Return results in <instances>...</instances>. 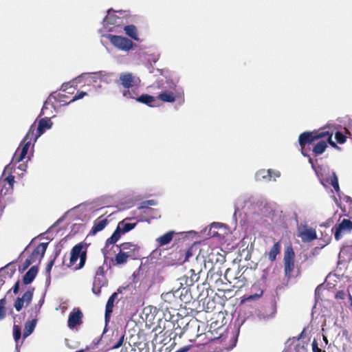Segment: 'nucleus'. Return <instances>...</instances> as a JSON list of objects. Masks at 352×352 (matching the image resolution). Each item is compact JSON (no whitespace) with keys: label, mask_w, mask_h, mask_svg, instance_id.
<instances>
[{"label":"nucleus","mask_w":352,"mask_h":352,"mask_svg":"<svg viewBox=\"0 0 352 352\" xmlns=\"http://www.w3.org/2000/svg\"><path fill=\"white\" fill-rule=\"evenodd\" d=\"M157 98L164 102L173 103L177 100L183 102L184 91L181 86L178 85L177 81L168 80L166 85L163 87L162 91L158 94Z\"/></svg>","instance_id":"nucleus-1"},{"label":"nucleus","mask_w":352,"mask_h":352,"mask_svg":"<svg viewBox=\"0 0 352 352\" xmlns=\"http://www.w3.org/2000/svg\"><path fill=\"white\" fill-rule=\"evenodd\" d=\"M332 133H329V131H320V132H316V131H305L302 133H301L299 135L298 138V142L301 147V153L304 156L309 155L305 153V151L304 149L305 146L307 144H311L314 142V141L327 138L328 143L333 147H337L336 144L332 140Z\"/></svg>","instance_id":"nucleus-2"},{"label":"nucleus","mask_w":352,"mask_h":352,"mask_svg":"<svg viewBox=\"0 0 352 352\" xmlns=\"http://www.w3.org/2000/svg\"><path fill=\"white\" fill-rule=\"evenodd\" d=\"M115 12L112 9H109L107 11V16L103 19V28L107 32H112L115 27H118L123 24V18L127 15L126 11L123 10L116 11L119 15L116 14Z\"/></svg>","instance_id":"nucleus-3"},{"label":"nucleus","mask_w":352,"mask_h":352,"mask_svg":"<svg viewBox=\"0 0 352 352\" xmlns=\"http://www.w3.org/2000/svg\"><path fill=\"white\" fill-rule=\"evenodd\" d=\"M87 249V248L85 243H80L76 245L71 251L69 267L74 265L79 258V265L75 267V270H79L83 267L86 261Z\"/></svg>","instance_id":"nucleus-4"},{"label":"nucleus","mask_w":352,"mask_h":352,"mask_svg":"<svg viewBox=\"0 0 352 352\" xmlns=\"http://www.w3.org/2000/svg\"><path fill=\"white\" fill-rule=\"evenodd\" d=\"M107 38L115 47L124 52H129L135 45L131 40L124 36L109 34Z\"/></svg>","instance_id":"nucleus-5"},{"label":"nucleus","mask_w":352,"mask_h":352,"mask_svg":"<svg viewBox=\"0 0 352 352\" xmlns=\"http://www.w3.org/2000/svg\"><path fill=\"white\" fill-rule=\"evenodd\" d=\"M139 78L135 76L132 73L123 72L120 74L119 82L123 89L133 88L140 82Z\"/></svg>","instance_id":"nucleus-6"},{"label":"nucleus","mask_w":352,"mask_h":352,"mask_svg":"<svg viewBox=\"0 0 352 352\" xmlns=\"http://www.w3.org/2000/svg\"><path fill=\"white\" fill-rule=\"evenodd\" d=\"M294 252L292 248H287L284 255L285 274L287 278L291 276L294 267Z\"/></svg>","instance_id":"nucleus-7"},{"label":"nucleus","mask_w":352,"mask_h":352,"mask_svg":"<svg viewBox=\"0 0 352 352\" xmlns=\"http://www.w3.org/2000/svg\"><path fill=\"white\" fill-rule=\"evenodd\" d=\"M34 291V287H30L22 296L21 298H17L14 302V308L17 311H20L21 309L23 308L24 304L25 303L26 305H28L33 297V293Z\"/></svg>","instance_id":"nucleus-8"},{"label":"nucleus","mask_w":352,"mask_h":352,"mask_svg":"<svg viewBox=\"0 0 352 352\" xmlns=\"http://www.w3.org/2000/svg\"><path fill=\"white\" fill-rule=\"evenodd\" d=\"M92 80L96 82L99 79L101 82L106 84H110L113 82V78L115 76L114 73L106 71H99L96 72H91Z\"/></svg>","instance_id":"nucleus-9"},{"label":"nucleus","mask_w":352,"mask_h":352,"mask_svg":"<svg viewBox=\"0 0 352 352\" xmlns=\"http://www.w3.org/2000/svg\"><path fill=\"white\" fill-rule=\"evenodd\" d=\"M52 122L50 118H41L38 122V126L34 138V142L37 141L38 138L41 136L47 129H50L52 126Z\"/></svg>","instance_id":"nucleus-10"},{"label":"nucleus","mask_w":352,"mask_h":352,"mask_svg":"<svg viewBox=\"0 0 352 352\" xmlns=\"http://www.w3.org/2000/svg\"><path fill=\"white\" fill-rule=\"evenodd\" d=\"M30 145L31 144L29 141L23 142V140L20 145L21 148L19 147L16 151L12 158V162L16 163L21 162L27 155Z\"/></svg>","instance_id":"nucleus-11"},{"label":"nucleus","mask_w":352,"mask_h":352,"mask_svg":"<svg viewBox=\"0 0 352 352\" xmlns=\"http://www.w3.org/2000/svg\"><path fill=\"white\" fill-rule=\"evenodd\" d=\"M352 230V221L349 219H343L336 228L335 239L339 240L341 238L342 233L344 232H350Z\"/></svg>","instance_id":"nucleus-12"},{"label":"nucleus","mask_w":352,"mask_h":352,"mask_svg":"<svg viewBox=\"0 0 352 352\" xmlns=\"http://www.w3.org/2000/svg\"><path fill=\"white\" fill-rule=\"evenodd\" d=\"M82 314L79 309H74L69 315L68 327L72 329L81 322Z\"/></svg>","instance_id":"nucleus-13"},{"label":"nucleus","mask_w":352,"mask_h":352,"mask_svg":"<svg viewBox=\"0 0 352 352\" xmlns=\"http://www.w3.org/2000/svg\"><path fill=\"white\" fill-rule=\"evenodd\" d=\"M48 243H40L32 252L30 256L34 262H40L42 258L44 256L45 251L47 250Z\"/></svg>","instance_id":"nucleus-14"},{"label":"nucleus","mask_w":352,"mask_h":352,"mask_svg":"<svg viewBox=\"0 0 352 352\" xmlns=\"http://www.w3.org/2000/svg\"><path fill=\"white\" fill-rule=\"evenodd\" d=\"M320 183L323 186L327 187L328 185L332 186L336 192H340V187L338 177L335 172L331 173V175L328 178H320Z\"/></svg>","instance_id":"nucleus-15"},{"label":"nucleus","mask_w":352,"mask_h":352,"mask_svg":"<svg viewBox=\"0 0 352 352\" xmlns=\"http://www.w3.org/2000/svg\"><path fill=\"white\" fill-rule=\"evenodd\" d=\"M276 313V309L274 305H272L269 311L265 310V311H259L257 313V318L260 320H267L274 317Z\"/></svg>","instance_id":"nucleus-16"},{"label":"nucleus","mask_w":352,"mask_h":352,"mask_svg":"<svg viewBox=\"0 0 352 352\" xmlns=\"http://www.w3.org/2000/svg\"><path fill=\"white\" fill-rule=\"evenodd\" d=\"M38 273V267L32 266L23 276V283L24 285L30 284L35 278Z\"/></svg>","instance_id":"nucleus-17"},{"label":"nucleus","mask_w":352,"mask_h":352,"mask_svg":"<svg viewBox=\"0 0 352 352\" xmlns=\"http://www.w3.org/2000/svg\"><path fill=\"white\" fill-rule=\"evenodd\" d=\"M120 249L126 255L131 254V258L135 256V252L138 250V247L131 243H124L120 245Z\"/></svg>","instance_id":"nucleus-18"},{"label":"nucleus","mask_w":352,"mask_h":352,"mask_svg":"<svg viewBox=\"0 0 352 352\" xmlns=\"http://www.w3.org/2000/svg\"><path fill=\"white\" fill-rule=\"evenodd\" d=\"M122 234H123L122 232L117 227L111 236L107 239L105 248L102 250L104 258L107 257L106 249L109 245H113L116 243L120 239Z\"/></svg>","instance_id":"nucleus-19"},{"label":"nucleus","mask_w":352,"mask_h":352,"mask_svg":"<svg viewBox=\"0 0 352 352\" xmlns=\"http://www.w3.org/2000/svg\"><path fill=\"white\" fill-rule=\"evenodd\" d=\"M175 232L174 231H169L164 235L159 236L156 239V243L159 246H164L168 244L173 239Z\"/></svg>","instance_id":"nucleus-20"},{"label":"nucleus","mask_w":352,"mask_h":352,"mask_svg":"<svg viewBox=\"0 0 352 352\" xmlns=\"http://www.w3.org/2000/svg\"><path fill=\"white\" fill-rule=\"evenodd\" d=\"M107 225V219L102 218V217L98 218L94 221V226L91 230V233L93 234H96L97 232L102 230L106 227Z\"/></svg>","instance_id":"nucleus-21"},{"label":"nucleus","mask_w":352,"mask_h":352,"mask_svg":"<svg viewBox=\"0 0 352 352\" xmlns=\"http://www.w3.org/2000/svg\"><path fill=\"white\" fill-rule=\"evenodd\" d=\"M73 82H76V86L81 82L87 83L88 85L94 83L92 80L91 73H82L74 78Z\"/></svg>","instance_id":"nucleus-22"},{"label":"nucleus","mask_w":352,"mask_h":352,"mask_svg":"<svg viewBox=\"0 0 352 352\" xmlns=\"http://www.w3.org/2000/svg\"><path fill=\"white\" fill-rule=\"evenodd\" d=\"M129 219H124L118 224V228L122 233H126L133 230L137 225V223H129Z\"/></svg>","instance_id":"nucleus-23"},{"label":"nucleus","mask_w":352,"mask_h":352,"mask_svg":"<svg viewBox=\"0 0 352 352\" xmlns=\"http://www.w3.org/2000/svg\"><path fill=\"white\" fill-rule=\"evenodd\" d=\"M118 296L117 293H113L111 294V296L109 297V298L107 300V305H106V309H105V321L107 322L109 318L110 314L112 313V309L113 307L114 301Z\"/></svg>","instance_id":"nucleus-24"},{"label":"nucleus","mask_w":352,"mask_h":352,"mask_svg":"<svg viewBox=\"0 0 352 352\" xmlns=\"http://www.w3.org/2000/svg\"><path fill=\"white\" fill-rule=\"evenodd\" d=\"M255 179L256 181H271V175H270V169H261L258 170L255 174Z\"/></svg>","instance_id":"nucleus-25"},{"label":"nucleus","mask_w":352,"mask_h":352,"mask_svg":"<svg viewBox=\"0 0 352 352\" xmlns=\"http://www.w3.org/2000/svg\"><path fill=\"white\" fill-rule=\"evenodd\" d=\"M36 325V320L33 319L32 320L28 321L25 324V327L23 330V338H26L30 334L32 333Z\"/></svg>","instance_id":"nucleus-26"},{"label":"nucleus","mask_w":352,"mask_h":352,"mask_svg":"<svg viewBox=\"0 0 352 352\" xmlns=\"http://www.w3.org/2000/svg\"><path fill=\"white\" fill-rule=\"evenodd\" d=\"M300 236L303 241H311L316 239V233L312 229H307L300 233Z\"/></svg>","instance_id":"nucleus-27"},{"label":"nucleus","mask_w":352,"mask_h":352,"mask_svg":"<svg viewBox=\"0 0 352 352\" xmlns=\"http://www.w3.org/2000/svg\"><path fill=\"white\" fill-rule=\"evenodd\" d=\"M124 30L127 36L131 37L135 41H139L138 36L137 28L133 25H126L124 28Z\"/></svg>","instance_id":"nucleus-28"},{"label":"nucleus","mask_w":352,"mask_h":352,"mask_svg":"<svg viewBox=\"0 0 352 352\" xmlns=\"http://www.w3.org/2000/svg\"><path fill=\"white\" fill-rule=\"evenodd\" d=\"M136 101L147 104L150 107H153V105L151 104V102L155 101V97L148 94H142L136 98Z\"/></svg>","instance_id":"nucleus-29"},{"label":"nucleus","mask_w":352,"mask_h":352,"mask_svg":"<svg viewBox=\"0 0 352 352\" xmlns=\"http://www.w3.org/2000/svg\"><path fill=\"white\" fill-rule=\"evenodd\" d=\"M327 147V144L324 140L319 141L314 147L313 152L316 155H321L324 152Z\"/></svg>","instance_id":"nucleus-30"},{"label":"nucleus","mask_w":352,"mask_h":352,"mask_svg":"<svg viewBox=\"0 0 352 352\" xmlns=\"http://www.w3.org/2000/svg\"><path fill=\"white\" fill-rule=\"evenodd\" d=\"M36 131V125H35V122L34 124H32L28 131V132L27 133V134L25 135V136L23 138V142H30V144L32 143V141L33 140V142H34V138H35V135H36V133H34V131Z\"/></svg>","instance_id":"nucleus-31"},{"label":"nucleus","mask_w":352,"mask_h":352,"mask_svg":"<svg viewBox=\"0 0 352 352\" xmlns=\"http://www.w3.org/2000/svg\"><path fill=\"white\" fill-rule=\"evenodd\" d=\"M122 94L124 98L135 99V100L136 98L138 97V94L136 91L135 89H134V87L123 89L122 91Z\"/></svg>","instance_id":"nucleus-32"},{"label":"nucleus","mask_w":352,"mask_h":352,"mask_svg":"<svg viewBox=\"0 0 352 352\" xmlns=\"http://www.w3.org/2000/svg\"><path fill=\"white\" fill-rule=\"evenodd\" d=\"M280 250V245L279 242L276 243L271 248L269 252V259L273 261L276 259L277 254H279Z\"/></svg>","instance_id":"nucleus-33"},{"label":"nucleus","mask_w":352,"mask_h":352,"mask_svg":"<svg viewBox=\"0 0 352 352\" xmlns=\"http://www.w3.org/2000/svg\"><path fill=\"white\" fill-rule=\"evenodd\" d=\"M131 258V254H126L124 252L121 250L120 252L116 256V262L118 265H121L126 263L127 258Z\"/></svg>","instance_id":"nucleus-34"},{"label":"nucleus","mask_w":352,"mask_h":352,"mask_svg":"<svg viewBox=\"0 0 352 352\" xmlns=\"http://www.w3.org/2000/svg\"><path fill=\"white\" fill-rule=\"evenodd\" d=\"M21 332L20 327L19 325L14 324L13 327V336H14V341L16 342V348L17 352L19 351L18 342H19V339L21 338Z\"/></svg>","instance_id":"nucleus-35"},{"label":"nucleus","mask_w":352,"mask_h":352,"mask_svg":"<svg viewBox=\"0 0 352 352\" xmlns=\"http://www.w3.org/2000/svg\"><path fill=\"white\" fill-rule=\"evenodd\" d=\"M87 95H88L87 93L85 91H78L77 94L73 97V98L68 102H65V104H70V103L75 102L78 100L82 99Z\"/></svg>","instance_id":"nucleus-36"},{"label":"nucleus","mask_w":352,"mask_h":352,"mask_svg":"<svg viewBox=\"0 0 352 352\" xmlns=\"http://www.w3.org/2000/svg\"><path fill=\"white\" fill-rule=\"evenodd\" d=\"M270 175H271V180L276 181V178L280 177V172L277 170L270 169Z\"/></svg>","instance_id":"nucleus-37"},{"label":"nucleus","mask_w":352,"mask_h":352,"mask_svg":"<svg viewBox=\"0 0 352 352\" xmlns=\"http://www.w3.org/2000/svg\"><path fill=\"white\" fill-rule=\"evenodd\" d=\"M190 272L191 273V275H190V280L189 284L192 285L195 282L198 281L199 277L198 274L195 272V270H191L190 271Z\"/></svg>","instance_id":"nucleus-38"},{"label":"nucleus","mask_w":352,"mask_h":352,"mask_svg":"<svg viewBox=\"0 0 352 352\" xmlns=\"http://www.w3.org/2000/svg\"><path fill=\"white\" fill-rule=\"evenodd\" d=\"M335 137L337 142L340 144H342L345 142V136L340 132H336Z\"/></svg>","instance_id":"nucleus-39"},{"label":"nucleus","mask_w":352,"mask_h":352,"mask_svg":"<svg viewBox=\"0 0 352 352\" xmlns=\"http://www.w3.org/2000/svg\"><path fill=\"white\" fill-rule=\"evenodd\" d=\"M4 181L8 184L10 188H12L13 184L14 182V176H12V175L8 176L4 179Z\"/></svg>","instance_id":"nucleus-40"},{"label":"nucleus","mask_w":352,"mask_h":352,"mask_svg":"<svg viewBox=\"0 0 352 352\" xmlns=\"http://www.w3.org/2000/svg\"><path fill=\"white\" fill-rule=\"evenodd\" d=\"M124 338V336L122 335L120 338L119 340L112 346V349H118L119 347H120L123 344Z\"/></svg>","instance_id":"nucleus-41"},{"label":"nucleus","mask_w":352,"mask_h":352,"mask_svg":"<svg viewBox=\"0 0 352 352\" xmlns=\"http://www.w3.org/2000/svg\"><path fill=\"white\" fill-rule=\"evenodd\" d=\"M263 292H261L259 294H256L254 295H250L246 298V300L251 301L254 300L258 299L262 296Z\"/></svg>","instance_id":"nucleus-42"},{"label":"nucleus","mask_w":352,"mask_h":352,"mask_svg":"<svg viewBox=\"0 0 352 352\" xmlns=\"http://www.w3.org/2000/svg\"><path fill=\"white\" fill-rule=\"evenodd\" d=\"M312 351L313 352H324L322 351L318 346V343L316 340L312 342Z\"/></svg>","instance_id":"nucleus-43"},{"label":"nucleus","mask_w":352,"mask_h":352,"mask_svg":"<svg viewBox=\"0 0 352 352\" xmlns=\"http://www.w3.org/2000/svg\"><path fill=\"white\" fill-rule=\"evenodd\" d=\"M70 83H75L74 82H73V80L71 81V82H64L62 85H61V87H60V90H62L63 91H66L67 89H68V87H69V85ZM74 86V84H72L71 85V87Z\"/></svg>","instance_id":"nucleus-44"},{"label":"nucleus","mask_w":352,"mask_h":352,"mask_svg":"<svg viewBox=\"0 0 352 352\" xmlns=\"http://www.w3.org/2000/svg\"><path fill=\"white\" fill-rule=\"evenodd\" d=\"M54 260H55V258H54V259L51 260V261L48 263V264H47V267H46V269H45L46 272H47V274H50V273L51 270H52V267H53V265H54Z\"/></svg>","instance_id":"nucleus-45"},{"label":"nucleus","mask_w":352,"mask_h":352,"mask_svg":"<svg viewBox=\"0 0 352 352\" xmlns=\"http://www.w3.org/2000/svg\"><path fill=\"white\" fill-rule=\"evenodd\" d=\"M6 315L5 307L0 305V320H3L6 317Z\"/></svg>","instance_id":"nucleus-46"},{"label":"nucleus","mask_w":352,"mask_h":352,"mask_svg":"<svg viewBox=\"0 0 352 352\" xmlns=\"http://www.w3.org/2000/svg\"><path fill=\"white\" fill-rule=\"evenodd\" d=\"M223 225L221 223H217V222H214V223H212L210 226V230H213V229H218L219 228H221L223 227Z\"/></svg>","instance_id":"nucleus-47"},{"label":"nucleus","mask_w":352,"mask_h":352,"mask_svg":"<svg viewBox=\"0 0 352 352\" xmlns=\"http://www.w3.org/2000/svg\"><path fill=\"white\" fill-rule=\"evenodd\" d=\"M63 219V217H61L60 219H58L50 228H48V230L45 232L43 233V234H47L48 232H50V231L51 230V229L55 226H56L59 223H60Z\"/></svg>","instance_id":"nucleus-48"},{"label":"nucleus","mask_w":352,"mask_h":352,"mask_svg":"<svg viewBox=\"0 0 352 352\" xmlns=\"http://www.w3.org/2000/svg\"><path fill=\"white\" fill-rule=\"evenodd\" d=\"M33 263H35V262L32 259H31L30 257L29 258H27L23 263V265H24L23 269L28 267Z\"/></svg>","instance_id":"nucleus-49"},{"label":"nucleus","mask_w":352,"mask_h":352,"mask_svg":"<svg viewBox=\"0 0 352 352\" xmlns=\"http://www.w3.org/2000/svg\"><path fill=\"white\" fill-rule=\"evenodd\" d=\"M19 288H20V283H19V281H17L15 283V285H14V287H12V291H13L14 294H16L19 291Z\"/></svg>","instance_id":"nucleus-50"},{"label":"nucleus","mask_w":352,"mask_h":352,"mask_svg":"<svg viewBox=\"0 0 352 352\" xmlns=\"http://www.w3.org/2000/svg\"><path fill=\"white\" fill-rule=\"evenodd\" d=\"M144 204H146L148 206H156L157 201L154 199H150L144 201Z\"/></svg>","instance_id":"nucleus-51"},{"label":"nucleus","mask_w":352,"mask_h":352,"mask_svg":"<svg viewBox=\"0 0 352 352\" xmlns=\"http://www.w3.org/2000/svg\"><path fill=\"white\" fill-rule=\"evenodd\" d=\"M98 279L99 280L100 278H95V280H94V287H93V292L94 294H98L100 293V292L99 289H96V282H97Z\"/></svg>","instance_id":"nucleus-52"},{"label":"nucleus","mask_w":352,"mask_h":352,"mask_svg":"<svg viewBox=\"0 0 352 352\" xmlns=\"http://www.w3.org/2000/svg\"><path fill=\"white\" fill-rule=\"evenodd\" d=\"M190 346H185L180 348L175 352H187L190 349Z\"/></svg>","instance_id":"nucleus-53"},{"label":"nucleus","mask_w":352,"mask_h":352,"mask_svg":"<svg viewBox=\"0 0 352 352\" xmlns=\"http://www.w3.org/2000/svg\"><path fill=\"white\" fill-rule=\"evenodd\" d=\"M344 294L343 292H338L336 294V298H344Z\"/></svg>","instance_id":"nucleus-54"},{"label":"nucleus","mask_w":352,"mask_h":352,"mask_svg":"<svg viewBox=\"0 0 352 352\" xmlns=\"http://www.w3.org/2000/svg\"><path fill=\"white\" fill-rule=\"evenodd\" d=\"M215 230L216 229H213L212 230H210V232L211 236L214 237V236H216L218 234L217 232H216Z\"/></svg>","instance_id":"nucleus-55"},{"label":"nucleus","mask_w":352,"mask_h":352,"mask_svg":"<svg viewBox=\"0 0 352 352\" xmlns=\"http://www.w3.org/2000/svg\"><path fill=\"white\" fill-rule=\"evenodd\" d=\"M27 166L25 165V164H20L19 166H18V168L23 170V171H25V168H26Z\"/></svg>","instance_id":"nucleus-56"},{"label":"nucleus","mask_w":352,"mask_h":352,"mask_svg":"<svg viewBox=\"0 0 352 352\" xmlns=\"http://www.w3.org/2000/svg\"><path fill=\"white\" fill-rule=\"evenodd\" d=\"M148 207V206L146 204H144V201H143L138 208L143 209V208H147Z\"/></svg>","instance_id":"nucleus-57"},{"label":"nucleus","mask_w":352,"mask_h":352,"mask_svg":"<svg viewBox=\"0 0 352 352\" xmlns=\"http://www.w3.org/2000/svg\"><path fill=\"white\" fill-rule=\"evenodd\" d=\"M5 304H6V298H3L0 300V305H3V307H4Z\"/></svg>","instance_id":"nucleus-58"},{"label":"nucleus","mask_w":352,"mask_h":352,"mask_svg":"<svg viewBox=\"0 0 352 352\" xmlns=\"http://www.w3.org/2000/svg\"><path fill=\"white\" fill-rule=\"evenodd\" d=\"M67 98V96L66 95H64V94H62L60 96V102H65V100H63V98Z\"/></svg>","instance_id":"nucleus-59"},{"label":"nucleus","mask_w":352,"mask_h":352,"mask_svg":"<svg viewBox=\"0 0 352 352\" xmlns=\"http://www.w3.org/2000/svg\"><path fill=\"white\" fill-rule=\"evenodd\" d=\"M191 256V253L190 252V251H187L186 253V260Z\"/></svg>","instance_id":"nucleus-60"},{"label":"nucleus","mask_w":352,"mask_h":352,"mask_svg":"<svg viewBox=\"0 0 352 352\" xmlns=\"http://www.w3.org/2000/svg\"><path fill=\"white\" fill-rule=\"evenodd\" d=\"M4 284V280H3V278H1V276H0V287Z\"/></svg>","instance_id":"nucleus-61"},{"label":"nucleus","mask_w":352,"mask_h":352,"mask_svg":"<svg viewBox=\"0 0 352 352\" xmlns=\"http://www.w3.org/2000/svg\"><path fill=\"white\" fill-rule=\"evenodd\" d=\"M309 162L311 164L312 167H314L313 160L311 157L309 158Z\"/></svg>","instance_id":"nucleus-62"},{"label":"nucleus","mask_w":352,"mask_h":352,"mask_svg":"<svg viewBox=\"0 0 352 352\" xmlns=\"http://www.w3.org/2000/svg\"><path fill=\"white\" fill-rule=\"evenodd\" d=\"M169 295H170V294L167 293V294H162V296L163 298H164V297L168 296H169Z\"/></svg>","instance_id":"nucleus-63"},{"label":"nucleus","mask_w":352,"mask_h":352,"mask_svg":"<svg viewBox=\"0 0 352 352\" xmlns=\"http://www.w3.org/2000/svg\"><path fill=\"white\" fill-rule=\"evenodd\" d=\"M42 305H43V301H41L39 303V307H38V309H39V308L42 306Z\"/></svg>","instance_id":"nucleus-64"}]
</instances>
